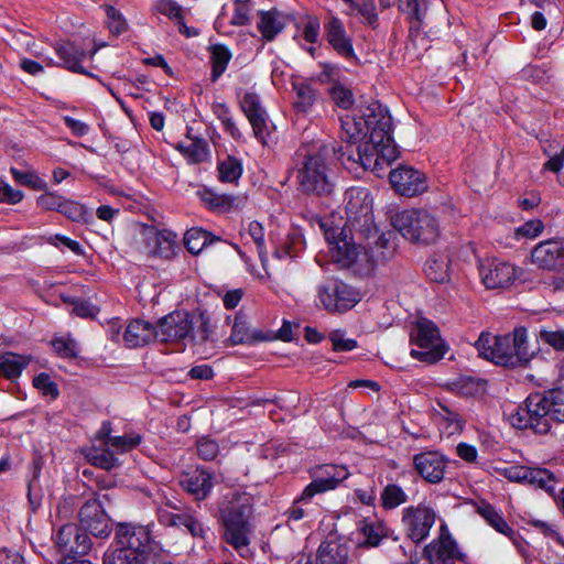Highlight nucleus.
I'll list each match as a JSON object with an SVG mask.
<instances>
[{
	"mask_svg": "<svg viewBox=\"0 0 564 564\" xmlns=\"http://www.w3.org/2000/svg\"><path fill=\"white\" fill-rule=\"evenodd\" d=\"M529 524L538 529L545 536L552 538L557 544L564 547V536L553 524L538 519L530 520Z\"/></svg>",
	"mask_w": 564,
	"mask_h": 564,
	"instance_id": "obj_59",
	"label": "nucleus"
},
{
	"mask_svg": "<svg viewBox=\"0 0 564 564\" xmlns=\"http://www.w3.org/2000/svg\"><path fill=\"white\" fill-rule=\"evenodd\" d=\"M56 54L63 62V65L75 73L80 74H87L85 68L82 66L83 61H85L87 57L93 58L96 50H93L90 53H88L86 50L82 48L80 46L76 45L75 43L67 42L58 44L55 48Z\"/></svg>",
	"mask_w": 564,
	"mask_h": 564,
	"instance_id": "obj_28",
	"label": "nucleus"
},
{
	"mask_svg": "<svg viewBox=\"0 0 564 564\" xmlns=\"http://www.w3.org/2000/svg\"><path fill=\"white\" fill-rule=\"evenodd\" d=\"M231 54L224 45H215L212 50L213 77L217 79L226 69Z\"/></svg>",
	"mask_w": 564,
	"mask_h": 564,
	"instance_id": "obj_51",
	"label": "nucleus"
},
{
	"mask_svg": "<svg viewBox=\"0 0 564 564\" xmlns=\"http://www.w3.org/2000/svg\"><path fill=\"white\" fill-rule=\"evenodd\" d=\"M531 259L534 264L547 270L564 265V241L545 240L540 242L533 248Z\"/></svg>",
	"mask_w": 564,
	"mask_h": 564,
	"instance_id": "obj_25",
	"label": "nucleus"
},
{
	"mask_svg": "<svg viewBox=\"0 0 564 564\" xmlns=\"http://www.w3.org/2000/svg\"><path fill=\"white\" fill-rule=\"evenodd\" d=\"M295 93L293 106L296 112L308 113L321 98L318 91L312 86L311 80L295 79L292 83Z\"/></svg>",
	"mask_w": 564,
	"mask_h": 564,
	"instance_id": "obj_30",
	"label": "nucleus"
},
{
	"mask_svg": "<svg viewBox=\"0 0 564 564\" xmlns=\"http://www.w3.org/2000/svg\"><path fill=\"white\" fill-rule=\"evenodd\" d=\"M421 2L423 0H399V9L406 14L408 20L411 23L410 31H419L422 26L425 10L422 9Z\"/></svg>",
	"mask_w": 564,
	"mask_h": 564,
	"instance_id": "obj_41",
	"label": "nucleus"
},
{
	"mask_svg": "<svg viewBox=\"0 0 564 564\" xmlns=\"http://www.w3.org/2000/svg\"><path fill=\"white\" fill-rule=\"evenodd\" d=\"M424 554L431 564H455L465 562L466 555L459 552L445 523L440 527V535L424 549Z\"/></svg>",
	"mask_w": 564,
	"mask_h": 564,
	"instance_id": "obj_16",
	"label": "nucleus"
},
{
	"mask_svg": "<svg viewBox=\"0 0 564 564\" xmlns=\"http://www.w3.org/2000/svg\"><path fill=\"white\" fill-rule=\"evenodd\" d=\"M284 28L281 17L273 11L261 12L258 29L263 39L273 40Z\"/></svg>",
	"mask_w": 564,
	"mask_h": 564,
	"instance_id": "obj_38",
	"label": "nucleus"
},
{
	"mask_svg": "<svg viewBox=\"0 0 564 564\" xmlns=\"http://www.w3.org/2000/svg\"><path fill=\"white\" fill-rule=\"evenodd\" d=\"M541 339L554 349L564 351V330H546L543 329L540 333Z\"/></svg>",
	"mask_w": 564,
	"mask_h": 564,
	"instance_id": "obj_62",
	"label": "nucleus"
},
{
	"mask_svg": "<svg viewBox=\"0 0 564 564\" xmlns=\"http://www.w3.org/2000/svg\"><path fill=\"white\" fill-rule=\"evenodd\" d=\"M33 384L45 397H50L51 399L58 397L57 386L47 373L42 372L37 375L33 379Z\"/></svg>",
	"mask_w": 564,
	"mask_h": 564,
	"instance_id": "obj_57",
	"label": "nucleus"
},
{
	"mask_svg": "<svg viewBox=\"0 0 564 564\" xmlns=\"http://www.w3.org/2000/svg\"><path fill=\"white\" fill-rule=\"evenodd\" d=\"M140 237L148 253L164 259L175 254L177 235L167 229H159L153 226H142Z\"/></svg>",
	"mask_w": 564,
	"mask_h": 564,
	"instance_id": "obj_17",
	"label": "nucleus"
},
{
	"mask_svg": "<svg viewBox=\"0 0 564 564\" xmlns=\"http://www.w3.org/2000/svg\"><path fill=\"white\" fill-rule=\"evenodd\" d=\"M372 109V112L369 113H376L380 119L379 127L373 129L370 139L359 145L356 152L351 145H346L345 150L336 149V153L332 154V160L336 158L350 172L369 170L377 176H382L388 166L399 158V150L391 135V116H386L378 106Z\"/></svg>",
	"mask_w": 564,
	"mask_h": 564,
	"instance_id": "obj_1",
	"label": "nucleus"
},
{
	"mask_svg": "<svg viewBox=\"0 0 564 564\" xmlns=\"http://www.w3.org/2000/svg\"><path fill=\"white\" fill-rule=\"evenodd\" d=\"M479 275L487 289H508L522 275V269L498 258L481 260Z\"/></svg>",
	"mask_w": 564,
	"mask_h": 564,
	"instance_id": "obj_12",
	"label": "nucleus"
},
{
	"mask_svg": "<svg viewBox=\"0 0 564 564\" xmlns=\"http://www.w3.org/2000/svg\"><path fill=\"white\" fill-rule=\"evenodd\" d=\"M325 32L328 43L341 56L350 57L354 55L351 40L348 37L343 22L335 15H329L325 24Z\"/></svg>",
	"mask_w": 564,
	"mask_h": 564,
	"instance_id": "obj_27",
	"label": "nucleus"
},
{
	"mask_svg": "<svg viewBox=\"0 0 564 564\" xmlns=\"http://www.w3.org/2000/svg\"><path fill=\"white\" fill-rule=\"evenodd\" d=\"M509 423L519 430L530 429L529 412H527V401L523 405L513 406L507 414Z\"/></svg>",
	"mask_w": 564,
	"mask_h": 564,
	"instance_id": "obj_53",
	"label": "nucleus"
},
{
	"mask_svg": "<svg viewBox=\"0 0 564 564\" xmlns=\"http://www.w3.org/2000/svg\"><path fill=\"white\" fill-rule=\"evenodd\" d=\"M59 213L73 221L83 224H90L93 221V216L88 209L84 205L74 200L64 198Z\"/></svg>",
	"mask_w": 564,
	"mask_h": 564,
	"instance_id": "obj_43",
	"label": "nucleus"
},
{
	"mask_svg": "<svg viewBox=\"0 0 564 564\" xmlns=\"http://www.w3.org/2000/svg\"><path fill=\"white\" fill-rule=\"evenodd\" d=\"M177 149L192 163L204 162L208 159L209 155L208 144L203 139H192L186 143H180Z\"/></svg>",
	"mask_w": 564,
	"mask_h": 564,
	"instance_id": "obj_39",
	"label": "nucleus"
},
{
	"mask_svg": "<svg viewBox=\"0 0 564 564\" xmlns=\"http://www.w3.org/2000/svg\"><path fill=\"white\" fill-rule=\"evenodd\" d=\"M406 499L408 496L404 492V490L400 486L394 484L386 486L381 492L382 506L386 509L397 508L400 505L404 503Z\"/></svg>",
	"mask_w": 564,
	"mask_h": 564,
	"instance_id": "obj_46",
	"label": "nucleus"
},
{
	"mask_svg": "<svg viewBox=\"0 0 564 564\" xmlns=\"http://www.w3.org/2000/svg\"><path fill=\"white\" fill-rule=\"evenodd\" d=\"M54 350L63 358H73L77 356V344L73 338L58 337L52 341Z\"/></svg>",
	"mask_w": 564,
	"mask_h": 564,
	"instance_id": "obj_58",
	"label": "nucleus"
},
{
	"mask_svg": "<svg viewBox=\"0 0 564 564\" xmlns=\"http://www.w3.org/2000/svg\"><path fill=\"white\" fill-rule=\"evenodd\" d=\"M346 3L350 9V11L346 12L347 14H350L351 11L356 10L369 25H375L377 23L378 14L375 0H364L361 3L351 0V2Z\"/></svg>",
	"mask_w": 564,
	"mask_h": 564,
	"instance_id": "obj_50",
	"label": "nucleus"
},
{
	"mask_svg": "<svg viewBox=\"0 0 564 564\" xmlns=\"http://www.w3.org/2000/svg\"><path fill=\"white\" fill-rule=\"evenodd\" d=\"M413 465L425 481L438 484L444 479L447 462L438 452H423L414 455Z\"/></svg>",
	"mask_w": 564,
	"mask_h": 564,
	"instance_id": "obj_24",
	"label": "nucleus"
},
{
	"mask_svg": "<svg viewBox=\"0 0 564 564\" xmlns=\"http://www.w3.org/2000/svg\"><path fill=\"white\" fill-rule=\"evenodd\" d=\"M218 444L210 438L204 437L197 442V453L199 457H202L205 460L214 459L218 455Z\"/></svg>",
	"mask_w": 564,
	"mask_h": 564,
	"instance_id": "obj_60",
	"label": "nucleus"
},
{
	"mask_svg": "<svg viewBox=\"0 0 564 564\" xmlns=\"http://www.w3.org/2000/svg\"><path fill=\"white\" fill-rule=\"evenodd\" d=\"M525 328H516L513 335L495 336L481 333L475 343L480 357L505 367H518L530 361L533 356L528 348Z\"/></svg>",
	"mask_w": 564,
	"mask_h": 564,
	"instance_id": "obj_2",
	"label": "nucleus"
},
{
	"mask_svg": "<svg viewBox=\"0 0 564 564\" xmlns=\"http://www.w3.org/2000/svg\"><path fill=\"white\" fill-rule=\"evenodd\" d=\"M330 341L336 351H350L357 347L355 339L346 338L339 330H335L330 334Z\"/></svg>",
	"mask_w": 564,
	"mask_h": 564,
	"instance_id": "obj_63",
	"label": "nucleus"
},
{
	"mask_svg": "<svg viewBox=\"0 0 564 564\" xmlns=\"http://www.w3.org/2000/svg\"><path fill=\"white\" fill-rule=\"evenodd\" d=\"M115 540L118 547L129 550L143 557L150 549L152 538L148 527L119 523L116 528Z\"/></svg>",
	"mask_w": 564,
	"mask_h": 564,
	"instance_id": "obj_18",
	"label": "nucleus"
},
{
	"mask_svg": "<svg viewBox=\"0 0 564 564\" xmlns=\"http://www.w3.org/2000/svg\"><path fill=\"white\" fill-rule=\"evenodd\" d=\"M160 341H178L189 338L194 343H205L212 333L208 318L204 314L174 312L163 317L155 327Z\"/></svg>",
	"mask_w": 564,
	"mask_h": 564,
	"instance_id": "obj_5",
	"label": "nucleus"
},
{
	"mask_svg": "<svg viewBox=\"0 0 564 564\" xmlns=\"http://www.w3.org/2000/svg\"><path fill=\"white\" fill-rule=\"evenodd\" d=\"M316 292L318 304L330 313L348 311L360 301L358 291L338 280L318 285Z\"/></svg>",
	"mask_w": 564,
	"mask_h": 564,
	"instance_id": "obj_10",
	"label": "nucleus"
},
{
	"mask_svg": "<svg viewBox=\"0 0 564 564\" xmlns=\"http://www.w3.org/2000/svg\"><path fill=\"white\" fill-rule=\"evenodd\" d=\"M318 564H345V556L337 545L326 544L318 549Z\"/></svg>",
	"mask_w": 564,
	"mask_h": 564,
	"instance_id": "obj_56",
	"label": "nucleus"
},
{
	"mask_svg": "<svg viewBox=\"0 0 564 564\" xmlns=\"http://www.w3.org/2000/svg\"><path fill=\"white\" fill-rule=\"evenodd\" d=\"M544 229V225L540 219H532L518 227L517 236L533 239L538 237Z\"/></svg>",
	"mask_w": 564,
	"mask_h": 564,
	"instance_id": "obj_61",
	"label": "nucleus"
},
{
	"mask_svg": "<svg viewBox=\"0 0 564 564\" xmlns=\"http://www.w3.org/2000/svg\"><path fill=\"white\" fill-rule=\"evenodd\" d=\"M242 237L246 239L247 242L249 241V239L254 242L261 261H264L267 257V250L264 243V230L262 225L258 221H250L248 228L242 234Z\"/></svg>",
	"mask_w": 564,
	"mask_h": 564,
	"instance_id": "obj_45",
	"label": "nucleus"
},
{
	"mask_svg": "<svg viewBox=\"0 0 564 564\" xmlns=\"http://www.w3.org/2000/svg\"><path fill=\"white\" fill-rule=\"evenodd\" d=\"M55 544L65 557L85 555L91 547V541L86 532L76 524H63L56 532Z\"/></svg>",
	"mask_w": 564,
	"mask_h": 564,
	"instance_id": "obj_19",
	"label": "nucleus"
},
{
	"mask_svg": "<svg viewBox=\"0 0 564 564\" xmlns=\"http://www.w3.org/2000/svg\"><path fill=\"white\" fill-rule=\"evenodd\" d=\"M478 513L497 532L508 536L518 547V538L512 528L507 523L503 516L498 512L491 505L481 502L477 507Z\"/></svg>",
	"mask_w": 564,
	"mask_h": 564,
	"instance_id": "obj_31",
	"label": "nucleus"
},
{
	"mask_svg": "<svg viewBox=\"0 0 564 564\" xmlns=\"http://www.w3.org/2000/svg\"><path fill=\"white\" fill-rule=\"evenodd\" d=\"M141 443L139 434H126L122 436H113L107 441V446L112 447L116 454H124L135 448Z\"/></svg>",
	"mask_w": 564,
	"mask_h": 564,
	"instance_id": "obj_48",
	"label": "nucleus"
},
{
	"mask_svg": "<svg viewBox=\"0 0 564 564\" xmlns=\"http://www.w3.org/2000/svg\"><path fill=\"white\" fill-rule=\"evenodd\" d=\"M359 532L364 536V543L368 546H377L387 534L384 524L377 519H365L359 523Z\"/></svg>",
	"mask_w": 564,
	"mask_h": 564,
	"instance_id": "obj_35",
	"label": "nucleus"
},
{
	"mask_svg": "<svg viewBox=\"0 0 564 564\" xmlns=\"http://www.w3.org/2000/svg\"><path fill=\"white\" fill-rule=\"evenodd\" d=\"M84 530L97 538H106L110 533L109 518L97 500L87 501L79 511Z\"/></svg>",
	"mask_w": 564,
	"mask_h": 564,
	"instance_id": "obj_23",
	"label": "nucleus"
},
{
	"mask_svg": "<svg viewBox=\"0 0 564 564\" xmlns=\"http://www.w3.org/2000/svg\"><path fill=\"white\" fill-rule=\"evenodd\" d=\"M425 273L431 281L444 283L449 280V259L445 254L433 256L426 261Z\"/></svg>",
	"mask_w": 564,
	"mask_h": 564,
	"instance_id": "obj_34",
	"label": "nucleus"
},
{
	"mask_svg": "<svg viewBox=\"0 0 564 564\" xmlns=\"http://www.w3.org/2000/svg\"><path fill=\"white\" fill-rule=\"evenodd\" d=\"M335 153L333 143H321L310 150L300 149L302 161L297 165L296 178L303 192L318 195L330 193L329 165Z\"/></svg>",
	"mask_w": 564,
	"mask_h": 564,
	"instance_id": "obj_3",
	"label": "nucleus"
},
{
	"mask_svg": "<svg viewBox=\"0 0 564 564\" xmlns=\"http://www.w3.org/2000/svg\"><path fill=\"white\" fill-rule=\"evenodd\" d=\"M143 557L131 553L129 550L117 547L105 554V564H143Z\"/></svg>",
	"mask_w": 564,
	"mask_h": 564,
	"instance_id": "obj_49",
	"label": "nucleus"
},
{
	"mask_svg": "<svg viewBox=\"0 0 564 564\" xmlns=\"http://www.w3.org/2000/svg\"><path fill=\"white\" fill-rule=\"evenodd\" d=\"M156 339L155 327L142 319H133L126 327L123 340L128 347H141Z\"/></svg>",
	"mask_w": 564,
	"mask_h": 564,
	"instance_id": "obj_29",
	"label": "nucleus"
},
{
	"mask_svg": "<svg viewBox=\"0 0 564 564\" xmlns=\"http://www.w3.org/2000/svg\"><path fill=\"white\" fill-rule=\"evenodd\" d=\"M436 420L441 432L447 436L462 432L464 426L460 415L445 405H441Z\"/></svg>",
	"mask_w": 564,
	"mask_h": 564,
	"instance_id": "obj_36",
	"label": "nucleus"
},
{
	"mask_svg": "<svg viewBox=\"0 0 564 564\" xmlns=\"http://www.w3.org/2000/svg\"><path fill=\"white\" fill-rule=\"evenodd\" d=\"M392 187L402 196L414 197L427 189L423 172L410 166H400L389 174Z\"/></svg>",
	"mask_w": 564,
	"mask_h": 564,
	"instance_id": "obj_21",
	"label": "nucleus"
},
{
	"mask_svg": "<svg viewBox=\"0 0 564 564\" xmlns=\"http://www.w3.org/2000/svg\"><path fill=\"white\" fill-rule=\"evenodd\" d=\"M88 458L93 462L94 465L107 470L112 469L119 465V460L113 448L105 445L90 448Z\"/></svg>",
	"mask_w": 564,
	"mask_h": 564,
	"instance_id": "obj_40",
	"label": "nucleus"
},
{
	"mask_svg": "<svg viewBox=\"0 0 564 564\" xmlns=\"http://www.w3.org/2000/svg\"><path fill=\"white\" fill-rule=\"evenodd\" d=\"M448 388L460 395L474 397L486 389V382L471 376H459L448 382Z\"/></svg>",
	"mask_w": 564,
	"mask_h": 564,
	"instance_id": "obj_32",
	"label": "nucleus"
},
{
	"mask_svg": "<svg viewBox=\"0 0 564 564\" xmlns=\"http://www.w3.org/2000/svg\"><path fill=\"white\" fill-rule=\"evenodd\" d=\"M181 486L196 500H203L210 494L215 481L214 476L204 468L184 473L180 479Z\"/></svg>",
	"mask_w": 564,
	"mask_h": 564,
	"instance_id": "obj_26",
	"label": "nucleus"
},
{
	"mask_svg": "<svg viewBox=\"0 0 564 564\" xmlns=\"http://www.w3.org/2000/svg\"><path fill=\"white\" fill-rule=\"evenodd\" d=\"M323 227H325L323 225ZM351 230L340 227L324 228V235L328 242L332 259L341 267H355L356 270H369L371 268V257L368 250L357 245L354 237H350Z\"/></svg>",
	"mask_w": 564,
	"mask_h": 564,
	"instance_id": "obj_7",
	"label": "nucleus"
},
{
	"mask_svg": "<svg viewBox=\"0 0 564 564\" xmlns=\"http://www.w3.org/2000/svg\"><path fill=\"white\" fill-rule=\"evenodd\" d=\"M152 11L167 17L175 21L177 25L184 26L182 7L173 0H156L152 6Z\"/></svg>",
	"mask_w": 564,
	"mask_h": 564,
	"instance_id": "obj_44",
	"label": "nucleus"
},
{
	"mask_svg": "<svg viewBox=\"0 0 564 564\" xmlns=\"http://www.w3.org/2000/svg\"><path fill=\"white\" fill-rule=\"evenodd\" d=\"M349 473L345 466L325 465L319 468L317 477L301 494L302 500H311L315 495L335 489Z\"/></svg>",
	"mask_w": 564,
	"mask_h": 564,
	"instance_id": "obj_22",
	"label": "nucleus"
},
{
	"mask_svg": "<svg viewBox=\"0 0 564 564\" xmlns=\"http://www.w3.org/2000/svg\"><path fill=\"white\" fill-rule=\"evenodd\" d=\"M393 228L414 243L430 245L441 236L440 220L426 208L398 210L391 217Z\"/></svg>",
	"mask_w": 564,
	"mask_h": 564,
	"instance_id": "obj_6",
	"label": "nucleus"
},
{
	"mask_svg": "<svg viewBox=\"0 0 564 564\" xmlns=\"http://www.w3.org/2000/svg\"><path fill=\"white\" fill-rule=\"evenodd\" d=\"M26 356L6 352L0 355V371L8 379H15L21 376L22 370L29 365Z\"/></svg>",
	"mask_w": 564,
	"mask_h": 564,
	"instance_id": "obj_33",
	"label": "nucleus"
},
{
	"mask_svg": "<svg viewBox=\"0 0 564 564\" xmlns=\"http://www.w3.org/2000/svg\"><path fill=\"white\" fill-rule=\"evenodd\" d=\"M333 101L343 109H348L354 104V96L349 88L339 83H335L329 89Z\"/></svg>",
	"mask_w": 564,
	"mask_h": 564,
	"instance_id": "obj_52",
	"label": "nucleus"
},
{
	"mask_svg": "<svg viewBox=\"0 0 564 564\" xmlns=\"http://www.w3.org/2000/svg\"><path fill=\"white\" fill-rule=\"evenodd\" d=\"M251 513V498L245 492L228 494L220 506L226 541L241 555L248 552V518Z\"/></svg>",
	"mask_w": 564,
	"mask_h": 564,
	"instance_id": "obj_4",
	"label": "nucleus"
},
{
	"mask_svg": "<svg viewBox=\"0 0 564 564\" xmlns=\"http://www.w3.org/2000/svg\"><path fill=\"white\" fill-rule=\"evenodd\" d=\"M376 106L380 107L382 111H384L386 116H390L386 107L381 104L372 102L366 108L360 109L358 113L341 117V133L343 137L346 138L347 142L355 143L366 137H368V140L370 139L373 129L379 127V116L376 113H369L372 112V108Z\"/></svg>",
	"mask_w": 564,
	"mask_h": 564,
	"instance_id": "obj_13",
	"label": "nucleus"
},
{
	"mask_svg": "<svg viewBox=\"0 0 564 564\" xmlns=\"http://www.w3.org/2000/svg\"><path fill=\"white\" fill-rule=\"evenodd\" d=\"M184 242L191 253H199L208 242V232L200 228H192L186 231Z\"/></svg>",
	"mask_w": 564,
	"mask_h": 564,
	"instance_id": "obj_47",
	"label": "nucleus"
},
{
	"mask_svg": "<svg viewBox=\"0 0 564 564\" xmlns=\"http://www.w3.org/2000/svg\"><path fill=\"white\" fill-rule=\"evenodd\" d=\"M263 338H265V336L259 330L251 329L248 323L241 316H237L235 318L230 335V340L232 344H247L261 340Z\"/></svg>",
	"mask_w": 564,
	"mask_h": 564,
	"instance_id": "obj_37",
	"label": "nucleus"
},
{
	"mask_svg": "<svg viewBox=\"0 0 564 564\" xmlns=\"http://www.w3.org/2000/svg\"><path fill=\"white\" fill-rule=\"evenodd\" d=\"M105 12L108 20V26L111 33L119 35L127 31V21L116 8L107 6L105 8Z\"/></svg>",
	"mask_w": 564,
	"mask_h": 564,
	"instance_id": "obj_55",
	"label": "nucleus"
},
{
	"mask_svg": "<svg viewBox=\"0 0 564 564\" xmlns=\"http://www.w3.org/2000/svg\"><path fill=\"white\" fill-rule=\"evenodd\" d=\"M410 341L416 348L410 355L420 361L434 364L441 360L448 347L440 335L437 326L427 318H419L412 330Z\"/></svg>",
	"mask_w": 564,
	"mask_h": 564,
	"instance_id": "obj_9",
	"label": "nucleus"
},
{
	"mask_svg": "<svg viewBox=\"0 0 564 564\" xmlns=\"http://www.w3.org/2000/svg\"><path fill=\"white\" fill-rule=\"evenodd\" d=\"M527 412H529L531 430L542 435L549 433L553 421L564 422V389L529 395Z\"/></svg>",
	"mask_w": 564,
	"mask_h": 564,
	"instance_id": "obj_8",
	"label": "nucleus"
},
{
	"mask_svg": "<svg viewBox=\"0 0 564 564\" xmlns=\"http://www.w3.org/2000/svg\"><path fill=\"white\" fill-rule=\"evenodd\" d=\"M219 180L224 183H235L242 174L240 160L234 156H227L218 163Z\"/></svg>",
	"mask_w": 564,
	"mask_h": 564,
	"instance_id": "obj_42",
	"label": "nucleus"
},
{
	"mask_svg": "<svg viewBox=\"0 0 564 564\" xmlns=\"http://www.w3.org/2000/svg\"><path fill=\"white\" fill-rule=\"evenodd\" d=\"M498 471L511 481L527 482L534 488L544 490L550 496L555 494L557 478L546 468L513 465L500 468Z\"/></svg>",
	"mask_w": 564,
	"mask_h": 564,
	"instance_id": "obj_14",
	"label": "nucleus"
},
{
	"mask_svg": "<svg viewBox=\"0 0 564 564\" xmlns=\"http://www.w3.org/2000/svg\"><path fill=\"white\" fill-rule=\"evenodd\" d=\"M436 512L425 503L411 506L403 510L402 523L406 535L415 543L424 541L434 525Z\"/></svg>",
	"mask_w": 564,
	"mask_h": 564,
	"instance_id": "obj_15",
	"label": "nucleus"
},
{
	"mask_svg": "<svg viewBox=\"0 0 564 564\" xmlns=\"http://www.w3.org/2000/svg\"><path fill=\"white\" fill-rule=\"evenodd\" d=\"M346 215L347 223L360 234L371 231L372 198L367 188L352 187L346 192Z\"/></svg>",
	"mask_w": 564,
	"mask_h": 564,
	"instance_id": "obj_11",
	"label": "nucleus"
},
{
	"mask_svg": "<svg viewBox=\"0 0 564 564\" xmlns=\"http://www.w3.org/2000/svg\"><path fill=\"white\" fill-rule=\"evenodd\" d=\"M181 527L185 528L193 536L206 538L208 529L198 520V518L191 512H183L181 519Z\"/></svg>",
	"mask_w": 564,
	"mask_h": 564,
	"instance_id": "obj_54",
	"label": "nucleus"
},
{
	"mask_svg": "<svg viewBox=\"0 0 564 564\" xmlns=\"http://www.w3.org/2000/svg\"><path fill=\"white\" fill-rule=\"evenodd\" d=\"M22 198V192L12 188L7 182L0 180V203L17 204Z\"/></svg>",
	"mask_w": 564,
	"mask_h": 564,
	"instance_id": "obj_64",
	"label": "nucleus"
},
{
	"mask_svg": "<svg viewBox=\"0 0 564 564\" xmlns=\"http://www.w3.org/2000/svg\"><path fill=\"white\" fill-rule=\"evenodd\" d=\"M240 105L252 127L254 137L265 144L271 134V122L261 106L259 96L252 91H246L241 97Z\"/></svg>",
	"mask_w": 564,
	"mask_h": 564,
	"instance_id": "obj_20",
	"label": "nucleus"
}]
</instances>
